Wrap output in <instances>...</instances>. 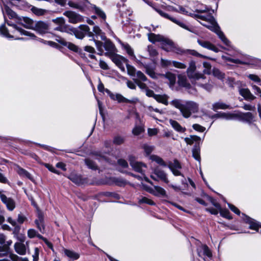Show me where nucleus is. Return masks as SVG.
<instances>
[{
  "mask_svg": "<svg viewBox=\"0 0 261 261\" xmlns=\"http://www.w3.org/2000/svg\"><path fill=\"white\" fill-rule=\"evenodd\" d=\"M195 17L196 18L202 20L203 22L200 21V23L209 30L216 33L225 45L228 46H230V41L225 37L223 32L220 31L219 27L216 23L214 17L211 14H207L206 15L195 14Z\"/></svg>",
  "mask_w": 261,
  "mask_h": 261,
  "instance_id": "1",
  "label": "nucleus"
},
{
  "mask_svg": "<svg viewBox=\"0 0 261 261\" xmlns=\"http://www.w3.org/2000/svg\"><path fill=\"white\" fill-rule=\"evenodd\" d=\"M171 105L178 109L185 118H189L192 113H197L199 110L198 104L193 101H186L184 103L181 100L175 99L171 102Z\"/></svg>",
  "mask_w": 261,
  "mask_h": 261,
  "instance_id": "2",
  "label": "nucleus"
},
{
  "mask_svg": "<svg viewBox=\"0 0 261 261\" xmlns=\"http://www.w3.org/2000/svg\"><path fill=\"white\" fill-rule=\"evenodd\" d=\"M8 24L10 26H11L13 28V31H12V33L13 35H10L9 33L8 30L5 27H2L1 28V33L5 36V37L9 38H14L16 40H24L23 38H19L17 34H20V35H24L30 37L31 39H35L36 38L35 35L30 33L28 31H25L21 28H19L17 27L16 25L14 24H10L8 23Z\"/></svg>",
  "mask_w": 261,
  "mask_h": 261,
  "instance_id": "3",
  "label": "nucleus"
},
{
  "mask_svg": "<svg viewBox=\"0 0 261 261\" xmlns=\"http://www.w3.org/2000/svg\"><path fill=\"white\" fill-rule=\"evenodd\" d=\"M96 46L99 53L98 55L102 56L105 54L106 56L110 57L115 53L116 48L115 45L110 41H106L104 44L99 41L95 40Z\"/></svg>",
  "mask_w": 261,
  "mask_h": 261,
  "instance_id": "4",
  "label": "nucleus"
},
{
  "mask_svg": "<svg viewBox=\"0 0 261 261\" xmlns=\"http://www.w3.org/2000/svg\"><path fill=\"white\" fill-rule=\"evenodd\" d=\"M196 66L195 62L191 61L187 70V74L189 79L193 84H196L200 80H204L205 77L202 73L195 72Z\"/></svg>",
  "mask_w": 261,
  "mask_h": 261,
  "instance_id": "5",
  "label": "nucleus"
},
{
  "mask_svg": "<svg viewBox=\"0 0 261 261\" xmlns=\"http://www.w3.org/2000/svg\"><path fill=\"white\" fill-rule=\"evenodd\" d=\"M70 34H73L75 36L79 39H83L86 34H87L89 37H92L93 34L90 31V28L86 25H80L79 29L71 28L69 29Z\"/></svg>",
  "mask_w": 261,
  "mask_h": 261,
  "instance_id": "6",
  "label": "nucleus"
},
{
  "mask_svg": "<svg viewBox=\"0 0 261 261\" xmlns=\"http://www.w3.org/2000/svg\"><path fill=\"white\" fill-rule=\"evenodd\" d=\"M128 160L130 165L134 171L144 175L147 169V165L145 164L135 161L134 158L132 156H129Z\"/></svg>",
  "mask_w": 261,
  "mask_h": 261,
  "instance_id": "7",
  "label": "nucleus"
},
{
  "mask_svg": "<svg viewBox=\"0 0 261 261\" xmlns=\"http://www.w3.org/2000/svg\"><path fill=\"white\" fill-rule=\"evenodd\" d=\"M150 177L155 181L162 180L166 184L169 182L167 174L162 169L157 167L153 169Z\"/></svg>",
  "mask_w": 261,
  "mask_h": 261,
  "instance_id": "8",
  "label": "nucleus"
},
{
  "mask_svg": "<svg viewBox=\"0 0 261 261\" xmlns=\"http://www.w3.org/2000/svg\"><path fill=\"white\" fill-rule=\"evenodd\" d=\"M93 159L99 161H108L107 156L106 155L101 154L100 153H96L95 155H94L93 156V159H86L85 160L86 165L88 166L89 168L92 170L98 169L97 165L93 161Z\"/></svg>",
  "mask_w": 261,
  "mask_h": 261,
  "instance_id": "9",
  "label": "nucleus"
},
{
  "mask_svg": "<svg viewBox=\"0 0 261 261\" xmlns=\"http://www.w3.org/2000/svg\"><path fill=\"white\" fill-rule=\"evenodd\" d=\"M155 10L162 16L170 20L171 21H172L173 22L177 24L179 27H181L191 32L196 34V32H195L194 31L189 28L182 21L177 19L175 18L170 16L168 14L163 12L162 11H161L160 10L155 9Z\"/></svg>",
  "mask_w": 261,
  "mask_h": 261,
  "instance_id": "10",
  "label": "nucleus"
},
{
  "mask_svg": "<svg viewBox=\"0 0 261 261\" xmlns=\"http://www.w3.org/2000/svg\"><path fill=\"white\" fill-rule=\"evenodd\" d=\"M63 15L68 18V22L71 23L75 24L83 21V18L81 15L72 11H65Z\"/></svg>",
  "mask_w": 261,
  "mask_h": 261,
  "instance_id": "11",
  "label": "nucleus"
},
{
  "mask_svg": "<svg viewBox=\"0 0 261 261\" xmlns=\"http://www.w3.org/2000/svg\"><path fill=\"white\" fill-rule=\"evenodd\" d=\"M110 58L121 70L123 71L125 70V68L123 64L124 63L126 64L128 62V60L126 58L115 53L111 56Z\"/></svg>",
  "mask_w": 261,
  "mask_h": 261,
  "instance_id": "12",
  "label": "nucleus"
},
{
  "mask_svg": "<svg viewBox=\"0 0 261 261\" xmlns=\"http://www.w3.org/2000/svg\"><path fill=\"white\" fill-rule=\"evenodd\" d=\"M163 49L167 51H173L178 54H185L186 53V50L180 48L170 39H168L165 46H164Z\"/></svg>",
  "mask_w": 261,
  "mask_h": 261,
  "instance_id": "13",
  "label": "nucleus"
},
{
  "mask_svg": "<svg viewBox=\"0 0 261 261\" xmlns=\"http://www.w3.org/2000/svg\"><path fill=\"white\" fill-rule=\"evenodd\" d=\"M0 198L1 201L5 204L7 209L10 211H12L16 206L15 201L10 197H8L5 195L3 191L0 190Z\"/></svg>",
  "mask_w": 261,
  "mask_h": 261,
  "instance_id": "14",
  "label": "nucleus"
},
{
  "mask_svg": "<svg viewBox=\"0 0 261 261\" xmlns=\"http://www.w3.org/2000/svg\"><path fill=\"white\" fill-rule=\"evenodd\" d=\"M148 39L150 42L153 43H154L155 42H161V45L163 49L164 48V46H165L169 39L160 35H155L152 33L148 34Z\"/></svg>",
  "mask_w": 261,
  "mask_h": 261,
  "instance_id": "15",
  "label": "nucleus"
},
{
  "mask_svg": "<svg viewBox=\"0 0 261 261\" xmlns=\"http://www.w3.org/2000/svg\"><path fill=\"white\" fill-rule=\"evenodd\" d=\"M48 29L49 26L48 24L42 21L36 22L34 24V28L33 29V30H34L41 34L47 33Z\"/></svg>",
  "mask_w": 261,
  "mask_h": 261,
  "instance_id": "16",
  "label": "nucleus"
},
{
  "mask_svg": "<svg viewBox=\"0 0 261 261\" xmlns=\"http://www.w3.org/2000/svg\"><path fill=\"white\" fill-rule=\"evenodd\" d=\"M198 255L200 257L206 256L208 257L212 256V253L208 247L205 245H201L197 249Z\"/></svg>",
  "mask_w": 261,
  "mask_h": 261,
  "instance_id": "17",
  "label": "nucleus"
},
{
  "mask_svg": "<svg viewBox=\"0 0 261 261\" xmlns=\"http://www.w3.org/2000/svg\"><path fill=\"white\" fill-rule=\"evenodd\" d=\"M18 23L27 29H33L35 23L30 18L27 17H22L19 18L18 19Z\"/></svg>",
  "mask_w": 261,
  "mask_h": 261,
  "instance_id": "18",
  "label": "nucleus"
},
{
  "mask_svg": "<svg viewBox=\"0 0 261 261\" xmlns=\"http://www.w3.org/2000/svg\"><path fill=\"white\" fill-rule=\"evenodd\" d=\"M239 92L245 100L252 101L255 99V96L251 93L249 89L248 88H239Z\"/></svg>",
  "mask_w": 261,
  "mask_h": 261,
  "instance_id": "19",
  "label": "nucleus"
},
{
  "mask_svg": "<svg viewBox=\"0 0 261 261\" xmlns=\"http://www.w3.org/2000/svg\"><path fill=\"white\" fill-rule=\"evenodd\" d=\"M121 45L123 49L126 52L132 60L135 61L138 63H141L140 61L137 59L134 54V49L128 44L122 43Z\"/></svg>",
  "mask_w": 261,
  "mask_h": 261,
  "instance_id": "20",
  "label": "nucleus"
},
{
  "mask_svg": "<svg viewBox=\"0 0 261 261\" xmlns=\"http://www.w3.org/2000/svg\"><path fill=\"white\" fill-rule=\"evenodd\" d=\"M254 118V116L250 112L242 113L238 112V120L251 123Z\"/></svg>",
  "mask_w": 261,
  "mask_h": 261,
  "instance_id": "21",
  "label": "nucleus"
},
{
  "mask_svg": "<svg viewBox=\"0 0 261 261\" xmlns=\"http://www.w3.org/2000/svg\"><path fill=\"white\" fill-rule=\"evenodd\" d=\"M106 92L110 96L111 99L117 100L118 102H125L127 101V98H125L120 94L113 93L109 90L106 89Z\"/></svg>",
  "mask_w": 261,
  "mask_h": 261,
  "instance_id": "22",
  "label": "nucleus"
},
{
  "mask_svg": "<svg viewBox=\"0 0 261 261\" xmlns=\"http://www.w3.org/2000/svg\"><path fill=\"white\" fill-rule=\"evenodd\" d=\"M57 40L62 45L67 46L69 49L75 52H78L79 47L75 44L71 42H67L63 38H60Z\"/></svg>",
  "mask_w": 261,
  "mask_h": 261,
  "instance_id": "23",
  "label": "nucleus"
},
{
  "mask_svg": "<svg viewBox=\"0 0 261 261\" xmlns=\"http://www.w3.org/2000/svg\"><path fill=\"white\" fill-rule=\"evenodd\" d=\"M197 42L200 46L204 48L212 50L216 53L218 51V49L215 45L208 41L198 40Z\"/></svg>",
  "mask_w": 261,
  "mask_h": 261,
  "instance_id": "24",
  "label": "nucleus"
},
{
  "mask_svg": "<svg viewBox=\"0 0 261 261\" xmlns=\"http://www.w3.org/2000/svg\"><path fill=\"white\" fill-rule=\"evenodd\" d=\"M219 117H222L226 120H238V112L237 113H222L218 115Z\"/></svg>",
  "mask_w": 261,
  "mask_h": 261,
  "instance_id": "25",
  "label": "nucleus"
},
{
  "mask_svg": "<svg viewBox=\"0 0 261 261\" xmlns=\"http://www.w3.org/2000/svg\"><path fill=\"white\" fill-rule=\"evenodd\" d=\"M14 248L16 252L20 255H24L26 253L25 246L22 243H16L14 245Z\"/></svg>",
  "mask_w": 261,
  "mask_h": 261,
  "instance_id": "26",
  "label": "nucleus"
},
{
  "mask_svg": "<svg viewBox=\"0 0 261 261\" xmlns=\"http://www.w3.org/2000/svg\"><path fill=\"white\" fill-rule=\"evenodd\" d=\"M68 178L76 184H81L83 183V180L81 176L77 174L75 172L71 173L68 176Z\"/></svg>",
  "mask_w": 261,
  "mask_h": 261,
  "instance_id": "27",
  "label": "nucleus"
},
{
  "mask_svg": "<svg viewBox=\"0 0 261 261\" xmlns=\"http://www.w3.org/2000/svg\"><path fill=\"white\" fill-rule=\"evenodd\" d=\"M153 195L158 197H167L166 191L163 188L160 186L154 187V191Z\"/></svg>",
  "mask_w": 261,
  "mask_h": 261,
  "instance_id": "28",
  "label": "nucleus"
},
{
  "mask_svg": "<svg viewBox=\"0 0 261 261\" xmlns=\"http://www.w3.org/2000/svg\"><path fill=\"white\" fill-rule=\"evenodd\" d=\"M31 10L35 15L38 16L46 15L48 12L47 10L39 8L34 6L32 7Z\"/></svg>",
  "mask_w": 261,
  "mask_h": 261,
  "instance_id": "29",
  "label": "nucleus"
},
{
  "mask_svg": "<svg viewBox=\"0 0 261 261\" xmlns=\"http://www.w3.org/2000/svg\"><path fill=\"white\" fill-rule=\"evenodd\" d=\"M185 141L189 145H192L194 142H196L197 144H199L201 138L197 136L191 135L189 137H186L185 138Z\"/></svg>",
  "mask_w": 261,
  "mask_h": 261,
  "instance_id": "30",
  "label": "nucleus"
},
{
  "mask_svg": "<svg viewBox=\"0 0 261 261\" xmlns=\"http://www.w3.org/2000/svg\"><path fill=\"white\" fill-rule=\"evenodd\" d=\"M149 159L152 161L156 162L157 164L163 167H166L167 166V164L164 161V160L158 155L154 154L151 155L149 156Z\"/></svg>",
  "mask_w": 261,
  "mask_h": 261,
  "instance_id": "31",
  "label": "nucleus"
},
{
  "mask_svg": "<svg viewBox=\"0 0 261 261\" xmlns=\"http://www.w3.org/2000/svg\"><path fill=\"white\" fill-rule=\"evenodd\" d=\"M178 83L180 86L186 88L190 87V84L188 82L187 79L185 76L179 75L178 76Z\"/></svg>",
  "mask_w": 261,
  "mask_h": 261,
  "instance_id": "32",
  "label": "nucleus"
},
{
  "mask_svg": "<svg viewBox=\"0 0 261 261\" xmlns=\"http://www.w3.org/2000/svg\"><path fill=\"white\" fill-rule=\"evenodd\" d=\"M35 223L37 225L38 228L42 231V228L44 229L43 225V215L39 212L38 214V219L35 220Z\"/></svg>",
  "mask_w": 261,
  "mask_h": 261,
  "instance_id": "33",
  "label": "nucleus"
},
{
  "mask_svg": "<svg viewBox=\"0 0 261 261\" xmlns=\"http://www.w3.org/2000/svg\"><path fill=\"white\" fill-rule=\"evenodd\" d=\"M169 122L171 126L176 131L180 133H184L185 132L186 128L185 127H182L177 121L173 120H170Z\"/></svg>",
  "mask_w": 261,
  "mask_h": 261,
  "instance_id": "34",
  "label": "nucleus"
},
{
  "mask_svg": "<svg viewBox=\"0 0 261 261\" xmlns=\"http://www.w3.org/2000/svg\"><path fill=\"white\" fill-rule=\"evenodd\" d=\"M230 107L229 105H226L222 102H217L213 105V110L214 111H216L219 109H229Z\"/></svg>",
  "mask_w": 261,
  "mask_h": 261,
  "instance_id": "35",
  "label": "nucleus"
},
{
  "mask_svg": "<svg viewBox=\"0 0 261 261\" xmlns=\"http://www.w3.org/2000/svg\"><path fill=\"white\" fill-rule=\"evenodd\" d=\"M133 80L135 83L136 82H145L147 81V77L144 74L140 71H137L135 77H134Z\"/></svg>",
  "mask_w": 261,
  "mask_h": 261,
  "instance_id": "36",
  "label": "nucleus"
},
{
  "mask_svg": "<svg viewBox=\"0 0 261 261\" xmlns=\"http://www.w3.org/2000/svg\"><path fill=\"white\" fill-rule=\"evenodd\" d=\"M247 222L250 224L249 228L251 229L255 230L257 231H259V229H260L261 232V225H259L256 222H254L253 220L251 218H248Z\"/></svg>",
  "mask_w": 261,
  "mask_h": 261,
  "instance_id": "37",
  "label": "nucleus"
},
{
  "mask_svg": "<svg viewBox=\"0 0 261 261\" xmlns=\"http://www.w3.org/2000/svg\"><path fill=\"white\" fill-rule=\"evenodd\" d=\"M154 99L159 102L168 105V96L166 95H157L154 96Z\"/></svg>",
  "mask_w": 261,
  "mask_h": 261,
  "instance_id": "38",
  "label": "nucleus"
},
{
  "mask_svg": "<svg viewBox=\"0 0 261 261\" xmlns=\"http://www.w3.org/2000/svg\"><path fill=\"white\" fill-rule=\"evenodd\" d=\"M200 147L195 146L192 149V154L193 158L197 161H200Z\"/></svg>",
  "mask_w": 261,
  "mask_h": 261,
  "instance_id": "39",
  "label": "nucleus"
},
{
  "mask_svg": "<svg viewBox=\"0 0 261 261\" xmlns=\"http://www.w3.org/2000/svg\"><path fill=\"white\" fill-rule=\"evenodd\" d=\"M126 67L128 74L132 77H135L137 72L134 66L128 64V63L126 64Z\"/></svg>",
  "mask_w": 261,
  "mask_h": 261,
  "instance_id": "40",
  "label": "nucleus"
},
{
  "mask_svg": "<svg viewBox=\"0 0 261 261\" xmlns=\"http://www.w3.org/2000/svg\"><path fill=\"white\" fill-rule=\"evenodd\" d=\"M64 253L68 257L74 259H77L80 257L78 253L69 250L65 249L64 250Z\"/></svg>",
  "mask_w": 261,
  "mask_h": 261,
  "instance_id": "41",
  "label": "nucleus"
},
{
  "mask_svg": "<svg viewBox=\"0 0 261 261\" xmlns=\"http://www.w3.org/2000/svg\"><path fill=\"white\" fill-rule=\"evenodd\" d=\"M163 75L168 79L171 85H173L174 84L176 81V77L174 74L170 72H168L165 75Z\"/></svg>",
  "mask_w": 261,
  "mask_h": 261,
  "instance_id": "42",
  "label": "nucleus"
},
{
  "mask_svg": "<svg viewBox=\"0 0 261 261\" xmlns=\"http://www.w3.org/2000/svg\"><path fill=\"white\" fill-rule=\"evenodd\" d=\"M142 148L144 149L146 155H149L154 150V147L145 144L142 146Z\"/></svg>",
  "mask_w": 261,
  "mask_h": 261,
  "instance_id": "43",
  "label": "nucleus"
},
{
  "mask_svg": "<svg viewBox=\"0 0 261 261\" xmlns=\"http://www.w3.org/2000/svg\"><path fill=\"white\" fill-rule=\"evenodd\" d=\"M139 203L140 204L146 203L151 205H155V203L151 199H149L146 197H141L139 199Z\"/></svg>",
  "mask_w": 261,
  "mask_h": 261,
  "instance_id": "44",
  "label": "nucleus"
},
{
  "mask_svg": "<svg viewBox=\"0 0 261 261\" xmlns=\"http://www.w3.org/2000/svg\"><path fill=\"white\" fill-rule=\"evenodd\" d=\"M168 167L170 170H172V168H173V169L181 168L180 163L177 160H174L173 162H170L168 164Z\"/></svg>",
  "mask_w": 261,
  "mask_h": 261,
  "instance_id": "45",
  "label": "nucleus"
},
{
  "mask_svg": "<svg viewBox=\"0 0 261 261\" xmlns=\"http://www.w3.org/2000/svg\"><path fill=\"white\" fill-rule=\"evenodd\" d=\"M223 58L225 59L227 61H230V62H231L232 63H236V64H249V62L248 61H241V60H240L239 59H232V58H230L225 57H224V56H223Z\"/></svg>",
  "mask_w": 261,
  "mask_h": 261,
  "instance_id": "46",
  "label": "nucleus"
},
{
  "mask_svg": "<svg viewBox=\"0 0 261 261\" xmlns=\"http://www.w3.org/2000/svg\"><path fill=\"white\" fill-rule=\"evenodd\" d=\"M144 67L146 69V73L153 79L157 78V76L153 69L149 68L148 66L145 65Z\"/></svg>",
  "mask_w": 261,
  "mask_h": 261,
  "instance_id": "47",
  "label": "nucleus"
},
{
  "mask_svg": "<svg viewBox=\"0 0 261 261\" xmlns=\"http://www.w3.org/2000/svg\"><path fill=\"white\" fill-rule=\"evenodd\" d=\"M204 69L203 70V73L207 74H210L211 73V65L210 63L204 62L203 63Z\"/></svg>",
  "mask_w": 261,
  "mask_h": 261,
  "instance_id": "48",
  "label": "nucleus"
},
{
  "mask_svg": "<svg viewBox=\"0 0 261 261\" xmlns=\"http://www.w3.org/2000/svg\"><path fill=\"white\" fill-rule=\"evenodd\" d=\"M124 138L120 136H117L114 137L113 142L116 145H121L124 142Z\"/></svg>",
  "mask_w": 261,
  "mask_h": 261,
  "instance_id": "49",
  "label": "nucleus"
},
{
  "mask_svg": "<svg viewBox=\"0 0 261 261\" xmlns=\"http://www.w3.org/2000/svg\"><path fill=\"white\" fill-rule=\"evenodd\" d=\"M219 210V212L220 213V215L225 218H226L227 219H230L231 217L229 215V212L227 209H222L221 207L220 208Z\"/></svg>",
  "mask_w": 261,
  "mask_h": 261,
  "instance_id": "50",
  "label": "nucleus"
},
{
  "mask_svg": "<svg viewBox=\"0 0 261 261\" xmlns=\"http://www.w3.org/2000/svg\"><path fill=\"white\" fill-rule=\"evenodd\" d=\"M213 75L219 79H222L224 77V75L219 69L214 68L213 70Z\"/></svg>",
  "mask_w": 261,
  "mask_h": 261,
  "instance_id": "51",
  "label": "nucleus"
},
{
  "mask_svg": "<svg viewBox=\"0 0 261 261\" xmlns=\"http://www.w3.org/2000/svg\"><path fill=\"white\" fill-rule=\"evenodd\" d=\"M52 21L59 25H63L65 23V20L62 17H57L55 19H53Z\"/></svg>",
  "mask_w": 261,
  "mask_h": 261,
  "instance_id": "52",
  "label": "nucleus"
},
{
  "mask_svg": "<svg viewBox=\"0 0 261 261\" xmlns=\"http://www.w3.org/2000/svg\"><path fill=\"white\" fill-rule=\"evenodd\" d=\"M93 31L96 35H100L102 40H105L106 37L102 34L101 30L97 26H94Z\"/></svg>",
  "mask_w": 261,
  "mask_h": 261,
  "instance_id": "53",
  "label": "nucleus"
},
{
  "mask_svg": "<svg viewBox=\"0 0 261 261\" xmlns=\"http://www.w3.org/2000/svg\"><path fill=\"white\" fill-rule=\"evenodd\" d=\"M172 65L176 68L179 69H185L186 68V65L183 63L172 61Z\"/></svg>",
  "mask_w": 261,
  "mask_h": 261,
  "instance_id": "54",
  "label": "nucleus"
},
{
  "mask_svg": "<svg viewBox=\"0 0 261 261\" xmlns=\"http://www.w3.org/2000/svg\"><path fill=\"white\" fill-rule=\"evenodd\" d=\"M95 12L102 19H105L106 18V15L105 13L100 10L99 8L94 6V7Z\"/></svg>",
  "mask_w": 261,
  "mask_h": 261,
  "instance_id": "55",
  "label": "nucleus"
},
{
  "mask_svg": "<svg viewBox=\"0 0 261 261\" xmlns=\"http://www.w3.org/2000/svg\"><path fill=\"white\" fill-rule=\"evenodd\" d=\"M17 172L21 176H25L28 178H30V173L28 172L22 168H19L17 170Z\"/></svg>",
  "mask_w": 261,
  "mask_h": 261,
  "instance_id": "56",
  "label": "nucleus"
},
{
  "mask_svg": "<svg viewBox=\"0 0 261 261\" xmlns=\"http://www.w3.org/2000/svg\"><path fill=\"white\" fill-rule=\"evenodd\" d=\"M187 54L191 55L196 57H205L204 56L200 55L195 50L186 49V53Z\"/></svg>",
  "mask_w": 261,
  "mask_h": 261,
  "instance_id": "57",
  "label": "nucleus"
},
{
  "mask_svg": "<svg viewBox=\"0 0 261 261\" xmlns=\"http://www.w3.org/2000/svg\"><path fill=\"white\" fill-rule=\"evenodd\" d=\"M192 127L194 129L199 132H203L205 130V128L198 124H194Z\"/></svg>",
  "mask_w": 261,
  "mask_h": 261,
  "instance_id": "58",
  "label": "nucleus"
},
{
  "mask_svg": "<svg viewBox=\"0 0 261 261\" xmlns=\"http://www.w3.org/2000/svg\"><path fill=\"white\" fill-rule=\"evenodd\" d=\"M143 128L141 126H136L133 129V133L135 135H139L143 131Z\"/></svg>",
  "mask_w": 261,
  "mask_h": 261,
  "instance_id": "59",
  "label": "nucleus"
},
{
  "mask_svg": "<svg viewBox=\"0 0 261 261\" xmlns=\"http://www.w3.org/2000/svg\"><path fill=\"white\" fill-rule=\"evenodd\" d=\"M5 11L7 14L11 18H14L16 17V13L13 12L12 10L9 9L8 7H5Z\"/></svg>",
  "mask_w": 261,
  "mask_h": 261,
  "instance_id": "60",
  "label": "nucleus"
},
{
  "mask_svg": "<svg viewBox=\"0 0 261 261\" xmlns=\"http://www.w3.org/2000/svg\"><path fill=\"white\" fill-rule=\"evenodd\" d=\"M44 165L51 172L55 173L57 174H59L60 172L56 170L53 166L49 164H44Z\"/></svg>",
  "mask_w": 261,
  "mask_h": 261,
  "instance_id": "61",
  "label": "nucleus"
},
{
  "mask_svg": "<svg viewBox=\"0 0 261 261\" xmlns=\"http://www.w3.org/2000/svg\"><path fill=\"white\" fill-rule=\"evenodd\" d=\"M37 231L33 229H30L28 231V236L30 238H33L36 237Z\"/></svg>",
  "mask_w": 261,
  "mask_h": 261,
  "instance_id": "62",
  "label": "nucleus"
},
{
  "mask_svg": "<svg viewBox=\"0 0 261 261\" xmlns=\"http://www.w3.org/2000/svg\"><path fill=\"white\" fill-rule=\"evenodd\" d=\"M118 163L120 166L124 168L128 167V166L127 162L123 159L118 160Z\"/></svg>",
  "mask_w": 261,
  "mask_h": 261,
  "instance_id": "63",
  "label": "nucleus"
},
{
  "mask_svg": "<svg viewBox=\"0 0 261 261\" xmlns=\"http://www.w3.org/2000/svg\"><path fill=\"white\" fill-rule=\"evenodd\" d=\"M148 50L151 56H155L158 54L156 50L151 46L148 47Z\"/></svg>",
  "mask_w": 261,
  "mask_h": 261,
  "instance_id": "64",
  "label": "nucleus"
}]
</instances>
